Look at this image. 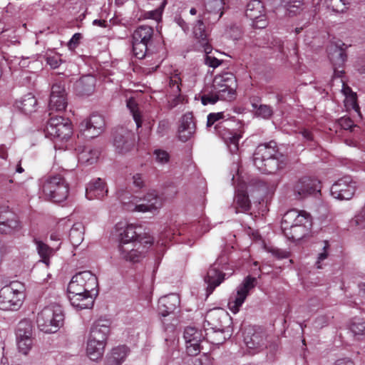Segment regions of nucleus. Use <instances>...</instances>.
I'll return each instance as SVG.
<instances>
[{"label": "nucleus", "mask_w": 365, "mask_h": 365, "mask_svg": "<svg viewBox=\"0 0 365 365\" xmlns=\"http://www.w3.org/2000/svg\"><path fill=\"white\" fill-rule=\"evenodd\" d=\"M119 237L118 252L120 257L130 262H138L145 256L144 251H140V245L143 243L140 235L136 231L137 227L134 225H128L119 222L115 225ZM145 244L152 245L153 239L150 237L143 242Z\"/></svg>", "instance_id": "nucleus-1"}, {"label": "nucleus", "mask_w": 365, "mask_h": 365, "mask_svg": "<svg viewBox=\"0 0 365 365\" xmlns=\"http://www.w3.org/2000/svg\"><path fill=\"white\" fill-rule=\"evenodd\" d=\"M312 227V217L305 210H290L284 215L281 222L284 235L292 240H299L305 237Z\"/></svg>", "instance_id": "nucleus-2"}, {"label": "nucleus", "mask_w": 365, "mask_h": 365, "mask_svg": "<svg viewBox=\"0 0 365 365\" xmlns=\"http://www.w3.org/2000/svg\"><path fill=\"white\" fill-rule=\"evenodd\" d=\"M109 332L108 320L100 319L94 322L86 346V354L91 360L96 361L103 356Z\"/></svg>", "instance_id": "nucleus-3"}, {"label": "nucleus", "mask_w": 365, "mask_h": 365, "mask_svg": "<svg viewBox=\"0 0 365 365\" xmlns=\"http://www.w3.org/2000/svg\"><path fill=\"white\" fill-rule=\"evenodd\" d=\"M277 145L274 141L259 145L254 154L253 163L255 167L264 173H272L278 169Z\"/></svg>", "instance_id": "nucleus-4"}, {"label": "nucleus", "mask_w": 365, "mask_h": 365, "mask_svg": "<svg viewBox=\"0 0 365 365\" xmlns=\"http://www.w3.org/2000/svg\"><path fill=\"white\" fill-rule=\"evenodd\" d=\"M41 183L42 191L48 200L54 202H61L67 198L68 184L61 175L45 177Z\"/></svg>", "instance_id": "nucleus-5"}, {"label": "nucleus", "mask_w": 365, "mask_h": 365, "mask_svg": "<svg viewBox=\"0 0 365 365\" xmlns=\"http://www.w3.org/2000/svg\"><path fill=\"white\" fill-rule=\"evenodd\" d=\"M63 321L62 309L56 304L44 307L38 314L36 323L41 331L45 333L56 332Z\"/></svg>", "instance_id": "nucleus-6"}, {"label": "nucleus", "mask_w": 365, "mask_h": 365, "mask_svg": "<svg viewBox=\"0 0 365 365\" xmlns=\"http://www.w3.org/2000/svg\"><path fill=\"white\" fill-rule=\"evenodd\" d=\"M224 117L225 115L223 112L210 113L207 115V125L210 127L217 123L215 128L225 140L230 151L232 153H235L238 150L239 140L242 138V135L239 133H233L225 127L223 124H227L229 121H220L224 118Z\"/></svg>", "instance_id": "nucleus-7"}, {"label": "nucleus", "mask_w": 365, "mask_h": 365, "mask_svg": "<svg viewBox=\"0 0 365 365\" xmlns=\"http://www.w3.org/2000/svg\"><path fill=\"white\" fill-rule=\"evenodd\" d=\"M98 279L89 271L75 274L68 285V295L92 292L98 288Z\"/></svg>", "instance_id": "nucleus-8"}, {"label": "nucleus", "mask_w": 365, "mask_h": 365, "mask_svg": "<svg viewBox=\"0 0 365 365\" xmlns=\"http://www.w3.org/2000/svg\"><path fill=\"white\" fill-rule=\"evenodd\" d=\"M237 87L235 76L232 73H224L215 76L212 88L218 93L221 101H231L235 98Z\"/></svg>", "instance_id": "nucleus-9"}, {"label": "nucleus", "mask_w": 365, "mask_h": 365, "mask_svg": "<svg viewBox=\"0 0 365 365\" xmlns=\"http://www.w3.org/2000/svg\"><path fill=\"white\" fill-rule=\"evenodd\" d=\"M47 137L58 141L67 140L73 133L70 120L61 116L51 117L46 129Z\"/></svg>", "instance_id": "nucleus-10"}, {"label": "nucleus", "mask_w": 365, "mask_h": 365, "mask_svg": "<svg viewBox=\"0 0 365 365\" xmlns=\"http://www.w3.org/2000/svg\"><path fill=\"white\" fill-rule=\"evenodd\" d=\"M257 279L255 277L247 276L244 279L242 283L237 287L228 301V308L232 313L236 314L240 311L250 291L255 287Z\"/></svg>", "instance_id": "nucleus-11"}, {"label": "nucleus", "mask_w": 365, "mask_h": 365, "mask_svg": "<svg viewBox=\"0 0 365 365\" xmlns=\"http://www.w3.org/2000/svg\"><path fill=\"white\" fill-rule=\"evenodd\" d=\"M24 293L13 286H5L0 289V309L16 311L22 305Z\"/></svg>", "instance_id": "nucleus-12"}, {"label": "nucleus", "mask_w": 365, "mask_h": 365, "mask_svg": "<svg viewBox=\"0 0 365 365\" xmlns=\"http://www.w3.org/2000/svg\"><path fill=\"white\" fill-rule=\"evenodd\" d=\"M356 187V182L350 176H344L332 185L331 195L335 199L348 200L354 196Z\"/></svg>", "instance_id": "nucleus-13"}, {"label": "nucleus", "mask_w": 365, "mask_h": 365, "mask_svg": "<svg viewBox=\"0 0 365 365\" xmlns=\"http://www.w3.org/2000/svg\"><path fill=\"white\" fill-rule=\"evenodd\" d=\"M16 342L19 351L24 355L33 347L32 325L28 321H21L16 329Z\"/></svg>", "instance_id": "nucleus-14"}, {"label": "nucleus", "mask_w": 365, "mask_h": 365, "mask_svg": "<svg viewBox=\"0 0 365 365\" xmlns=\"http://www.w3.org/2000/svg\"><path fill=\"white\" fill-rule=\"evenodd\" d=\"M292 190L295 199L302 200L320 192L319 182L304 177L295 182Z\"/></svg>", "instance_id": "nucleus-15"}, {"label": "nucleus", "mask_w": 365, "mask_h": 365, "mask_svg": "<svg viewBox=\"0 0 365 365\" xmlns=\"http://www.w3.org/2000/svg\"><path fill=\"white\" fill-rule=\"evenodd\" d=\"M135 145L134 134L123 128H118L113 134V145L119 153L129 152Z\"/></svg>", "instance_id": "nucleus-16"}, {"label": "nucleus", "mask_w": 365, "mask_h": 365, "mask_svg": "<svg viewBox=\"0 0 365 365\" xmlns=\"http://www.w3.org/2000/svg\"><path fill=\"white\" fill-rule=\"evenodd\" d=\"M230 317L227 312L222 309H215L209 311L205 315V322L210 326L211 330H224L230 329L227 324Z\"/></svg>", "instance_id": "nucleus-17"}, {"label": "nucleus", "mask_w": 365, "mask_h": 365, "mask_svg": "<svg viewBox=\"0 0 365 365\" xmlns=\"http://www.w3.org/2000/svg\"><path fill=\"white\" fill-rule=\"evenodd\" d=\"M67 106L66 93L64 85L54 83L51 87L48 108L52 111L64 110Z\"/></svg>", "instance_id": "nucleus-18"}, {"label": "nucleus", "mask_w": 365, "mask_h": 365, "mask_svg": "<svg viewBox=\"0 0 365 365\" xmlns=\"http://www.w3.org/2000/svg\"><path fill=\"white\" fill-rule=\"evenodd\" d=\"M245 14L250 19L254 26L257 28H264L267 25L264 18V9L263 4L259 0H251L247 5Z\"/></svg>", "instance_id": "nucleus-19"}, {"label": "nucleus", "mask_w": 365, "mask_h": 365, "mask_svg": "<svg viewBox=\"0 0 365 365\" xmlns=\"http://www.w3.org/2000/svg\"><path fill=\"white\" fill-rule=\"evenodd\" d=\"M221 259L222 257L218 258L210 266L204 278L205 283L207 284V292L208 294H210L225 279V274L219 269V265L222 262Z\"/></svg>", "instance_id": "nucleus-20"}, {"label": "nucleus", "mask_w": 365, "mask_h": 365, "mask_svg": "<svg viewBox=\"0 0 365 365\" xmlns=\"http://www.w3.org/2000/svg\"><path fill=\"white\" fill-rule=\"evenodd\" d=\"M163 205V201L155 191H152L147 193L141 203L137 204L133 210L140 212H151L155 213L158 212Z\"/></svg>", "instance_id": "nucleus-21"}, {"label": "nucleus", "mask_w": 365, "mask_h": 365, "mask_svg": "<svg viewBox=\"0 0 365 365\" xmlns=\"http://www.w3.org/2000/svg\"><path fill=\"white\" fill-rule=\"evenodd\" d=\"M105 127V120L103 118L98 114H93L89 119L81 123L82 130L87 132V137L94 138L98 136Z\"/></svg>", "instance_id": "nucleus-22"}, {"label": "nucleus", "mask_w": 365, "mask_h": 365, "mask_svg": "<svg viewBox=\"0 0 365 365\" xmlns=\"http://www.w3.org/2000/svg\"><path fill=\"white\" fill-rule=\"evenodd\" d=\"M195 123L193 120L192 113H187L185 114L180 121L178 128V138L182 142L190 140L195 132Z\"/></svg>", "instance_id": "nucleus-23"}, {"label": "nucleus", "mask_w": 365, "mask_h": 365, "mask_svg": "<svg viewBox=\"0 0 365 365\" xmlns=\"http://www.w3.org/2000/svg\"><path fill=\"white\" fill-rule=\"evenodd\" d=\"M180 297L175 294H170L160 298L158 301L159 314L167 317L173 313L180 305Z\"/></svg>", "instance_id": "nucleus-24"}, {"label": "nucleus", "mask_w": 365, "mask_h": 365, "mask_svg": "<svg viewBox=\"0 0 365 365\" xmlns=\"http://www.w3.org/2000/svg\"><path fill=\"white\" fill-rule=\"evenodd\" d=\"M107 192L108 189L104 182L101 178H98L88 185L86 189V197L89 200L102 199Z\"/></svg>", "instance_id": "nucleus-25"}, {"label": "nucleus", "mask_w": 365, "mask_h": 365, "mask_svg": "<svg viewBox=\"0 0 365 365\" xmlns=\"http://www.w3.org/2000/svg\"><path fill=\"white\" fill-rule=\"evenodd\" d=\"M244 187V185H240L236 191L233 203L235 213L247 212L251 207L250 200Z\"/></svg>", "instance_id": "nucleus-26"}, {"label": "nucleus", "mask_w": 365, "mask_h": 365, "mask_svg": "<svg viewBox=\"0 0 365 365\" xmlns=\"http://www.w3.org/2000/svg\"><path fill=\"white\" fill-rule=\"evenodd\" d=\"M193 34L196 39H197L202 51L206 54H209L212 51V46L209 43L207 34L205 29V25L202 20H198L193 28Z\"/></svg>", "instance_id": "nucleus-27"}, {"label": "nucleus", "mask_w": 365, "mask_h": 365, "mask_svg": "<svg viewBox=\"0 0 365 365\" xmlns=\"http://www.w3.org/2000/svg\"><path fill=\"white\" fill-rule=\"evenodd\" d=\"M96 79L91 75L82 76L76 83V91L80 96H90L94 91Z\"/></svg>", "instance_id": "nucleus-28"}, {"label": "nucleus", "mask_w": 365, "mask_h": 365, "mask_svg": "<svg viewBox=\"0 0 365 365\" xmlns=\"http://www.w3.org/2000/svg\"><path fill=\"white\" fill-rule=\"evenodd\" d=\"M73 307L78 309H90L93 307L94 299L91 292L68 295Z\"/></svg>", "instance_id": "nucleus-29"}, {"label": "nucleus", "mask_w": 365, "mask_h": 365, "mask_svg": "<svg viewBox=\"0 0 365 365\" xmlns=\"http://www.w3.org/2000/svg\"><path fill=\"white\" fill-rule=\"evenodd\" d=\"M128 351V348L126 346H119L113 348L106 359V365H121L125 361Z\"/></svg>", "instance_id": "nucleus-30"}, {"label": "nucleus", "mask_w": 365, "mask_h": 365, "mask_svg": "<svg viewBox=\"0 0 365 365\" xmlns=\"http://www.w3.org/2000/svg\"><path fill=\"white\" fill-rule=\"evenodd\" d=\"M205 6L213 21H218L224 14L225 0H205Z\"/></svg>", "instance_id": "nucleus-31"}, {"label": "nucleus", "mask_w": 365, "mask_h": 365, "mask_svg": "<svg viewBox=\"0 0 365 365\" xmlns=\"http://www.w3.org/2000/svg\"><path fill=\"white\" fill-rule=\"evenodd\" d=\"M153 36V29L149 26H140L133 34V39L150 44Z\"/></svg>", "instance_id": "nucleus-32"}, {"label": "nucleus", "mask_w": 365, "mask_h": 365, "mask_svg": "<svg viewBox=\"0 0 365 365\" xmlns=\"http://www.w3.org/2000/svg\"><path fill=\"white\" fill-rule=\"evenodd\" d=\"M245 342L250 349H260L265 346V336L262 332L255 331L245 336Z\"/></svg>", "instance_id": "nucleus-33"}, {"label": "nucleus", "mask_w": 365, "mask_h": 365, "mask_svg": "<svg viewBox=\"0 0 365 365\" xmlns=\"http://www.w3.org/2000/svg\"><path fill=\"white\" fill-rule=\"evenodd\" d=\"M231 336L230 329L224 330H211L206 333V339L210 343L216 345L223 344Z\"/></svg>", "instance_id": "nucleus-34"}, {"label": "nucleus", "mask_w": 365, "mask_h": 365, "mask_svg": "<svg viewBox=\"0 0 365 365\" xmlns=\"http://www.w3.org/2000/svg\"><path fill=\"white\" fill-rule=\"evenodd\" d=\"M84 227L82 223L76 222L73 224L70 230L69 238L71 244L77 247L81 244L83 240Z\"/></svg>", "instance_id": "nucleus-35"}, {"label": "nucleus", "mask_w": 365, "mask_h": 365, "mask_svg": "<svg viewBox=\"0 0 365 365\" xmlns=\"http://www.w3.org/2000/svg\"><path fill=\"white\" fill-rule=\"evenodd\" d=\"M36 105V98L30 93L25 96L17 103V107L26 114H30L35 111Z\"/></svg>", "instance_id": "nucleus-36"}, {"label": "nucleus", "mask_w": 365, "mask_h": 365, "mask_svg": "<svg viewBox=\"0 0 365 365\" xmlns=\"http://www.w3.org/2000/svg\"><path fill=\"white\" fill-rule=\"evenodd\" d=\"M34 242L36 246L38 255L42 258V261L48 265L49 262V257L52 254V249L46 244L37 239H34Z\"/></svg>", "instance_id": "nucleus-37"}, {"label": "nucleus", "mask_w": 365, "mask_h": 365, "mask_svg": "<svg viewBox=\"0 0 365 365\" xmlns=\"http://www.w3.org/2000/svg\"><path fill=\"white\" fill-rule=\"evenodd\" d=\"M43 56L47 64L53 69L58 68L63 62L61 55L53 50H47Z\"/></svg>", "instance_id": "nucleus-38"}, {"label": "nucleus", "mask_w": 365, "mask_h": 365, "mask_svg": "<svg viewBox=\"0 0 365 365\" xmlns=\"http://www.w3.org/2000/svg\"><path fill=\"white\" fill-rule=\"evenodd\" d=\"M289 15H297L302 10L303 0H282Z\"/></svg>", "instance_id": "nucleus-39"}, {"label": "nucleus", "mask_w": 365, "mask_h": 365, "mask_svg": "<svg viewBox=\"0 0 365 365\" xmlns=\"http://www.w3.org/2000/svg\"><path fill=\"white\" fill-rule=\"evenodd\" d=\"M349 329L355 336L365 334V322L360 318H354L350 323Z\"/></svg>", "instance_id": "nucleus-40"}, {"label": "nucleus", "mask_w": 365, "mask_h": 365, "mask_svg": "<svg viewBox=\"0 0 365 365\" xmlns=\"http://www.w3.org/2000/svg\"><path fill=\"white\" fill-rule=\"evenodd\" d=\"M21 228L20 222L17 219L10 220L8 222L0 224L1 234H10Z\"/></svg>", "instance_id": "nucleus-41"}, {"label": "nucleus", "mask_w": 365, "mask_h": 365, "mask_svg": "<svg viewBox=\"0 0 365 365\" xmlns=\"http://www.w3.org/2000/svg\"><path fill=\"white\" fill-rule=\"evenodd\" d=\"M328 9L335 12H344L347 9V0H325Z\"/></svg>", "instance_id": "nucleus-42"}, {"label": "nucleus", "mask_w": 365, "mask_h": 365, "mask_svg": "<svg viewBox=\"0 0 365 365\" xmlns=\"http://www.w3.org/2000/svg\"><path fill=\"white\" fill-rule=\"evenodd\" d=\"M98 157V150L86 148L79 154L78 159L83 163H88V164H92L96 160Z\"/></svg>", "instance_id": "nucleus-43"}, {"label": "nucleus", "mask_w": 365, "mask_h": 365, "mask_svg": "<svg viewBox=\"0 0 365 365\" xmlns=\"http://www.w3.org/2000/svg\"><path fill=\"white\" fill-rule=\"evenodd\" d=\"M342 91L344 92L346 96V98L344 100L346 106L351 107L354 109L358 108L356 93L352 92L351 88L348 86H346L344 84H343Z\"/></svg>", "instance_id": "nucleus-44"}, {"label": "nucleus", "mask_w": 365, "mask_h": 365, "mask_svg": "<svg viewBox=\"0 0 365 365\" xmlns=\"http://www.w3.org/2000/svg\"><path fill=\"white\" fill-rule=\"evenodd\" d=\"M127 107L130 110L133 120L135 122L136 127L138 128L142 125L141 115L138 110V106L133 98H130L127 101Z\"/></svg>", "instance_id": "nucleus-45"}, {"label": "nucleus", "mask_w": 365, "mask_h": 365, "mask_svg": "<svg viewBox=\"0 0 365 365\" xmlns=\"http://www.w3.org/2000/svg\"><path fill=\"white\" fill-rule=\"evenodd\" d=\"M329 58L334 66L341 67L346 61V55L341 49L336 48Z\"/></svg>", "instance_id": "nucleus-46"}, {"label": "nucleus", "mask_w": 365, "mask_h": 365, "mask_svg": "<svg viewBox=\"0 0 365 365\" xmlns=\"http://www.w3.org/2000/svg\"><path fill=\"white\" fill-rule=\"evenodd\" d=\"M166 3V0H163L158 9L145 12L143 15L144 19H153L155 21H160Z\"/></svg>", "instance_id": "nucleus-47"}, {"label": "nucleus", "mask_w": 365, "mask_h": 365, "mask_svg": "<svg viewBox=\"0 0 365 365\" xmlns=\"http://www.w3.org/2000/svg\"><path fill=\"white\" fill-rule=\"evenodd\" d=\"M148 46V44L133 39V52L137 58L142 59L145 56Z\"/></svg>", "instance_id": "nucleus-48"}, {"label": "nucleus", "mask_w": 365, "mask_h": 365, "mask_svg": "<svg viewBox=\"0 0 365 365\" xmlns=\"http://www.w3.org/2000/svg\"><path fill=\"white\" fill-rule=\"evenodd\" d=\"M252 107L256 108L255 115L257 117H260L264 119L269 118L273 114V110L272 107L267 105H260L257 107L255 104H252Z\"/></svg>", "instance_id": "nucleus-49"}, {"label": "nucleus", "mask_w": 365, "mask_h": 365, "mask_svg": "<svg viewBox=\"0 0 365 365\" xmlns=\"http://www.w3.org/2000/svg\"><path fill=\"white\" fill-rule=\"evenodd\" d=\"M181 78L178 73L172 74L169 80V87L171 89L170 93L178 94L181 93L180 89Z\"/></svg>", "instance_id": "nucleus-50"}, {"label": "nucleus", "mask_w": 365, "mask_h": 365, "mask_svg": "<svg viewBox=\"0 0 365 365\" xmlns=\"http://www.w3.org/2000/svg\"><path fill=\"white\" fill-rule=\"evenodd\" d=\"M329 247V242L327 241H324L322 251L319 253V255L317 256V259L316 261V266H317V269H322V262L324 260H325L326 259H327V257L329 256V252H328Z\"/></svg>", "instance_id": "nucleus-51"}, {"label": "nucleus", "mask_w": 365, "mask_h": 365, "mask_svg": "<svg viewBox=\"0 0 365 365\" xmlns=\"http://www.w3.org/2000/svg\"><path fill=\"white\" fill-rule=\"evenodd\" d=\"M219 100L221 101L220 96L218 93L215 92L213 89L210 93L205 94L201 96V102L205 106L207 104H214Z\"/></svg>", "instance_id": "nucleus-52"}, {"label": "nucleus", "mask_w": 365, "mask_h": 365, "mask_svg": "<svg viewBox=\"0 0 365 365\" xmlns=\"http://www.w3.org/2000/svg\"><path fill=\"white\" fill-rule=\"evenodd\" d=\"M173 235L170 228H165L160 234V240L157 242L158 245H165L168 241L171 240Z\"/></svg>", "instance_id": "nucleus-53"}, {"label": "nucleus", "mask_w": 365, "mask_h": 365, "mask_svg": "<svg viewBox=\"0 0 365 365\" xmlns=\"http://www.w3.org/2000/svg\"><path fill=\"white\" fill-rule=\"evenodd\" d=\"M82 38H83V36H82L81 34H80V33L74 34L67 43V46H68V49L71 51L75 50L77 48V46L79 45Z\"/></svg>", "instance_id": "nucleus-54"}, {"label": "nucleus", "mask_w": 365, "mask_h": 365, "mask_svg": "<svg viewBox=\"0 0 365 365\" xmlns=\"http://www.w3.org/2000/svg\"><path fill=\"white\" fill-rule=\"evenodd\" d=\"M202 331L194 327H187L184 331V339L185 341L192 339V338L200 337Z\"/></svg>", "instance_id": "nucleus-55"}, {"label": "nucleus", "mask_w": 365, "mask_h": 365, "mask_svg": "<svg viewBox=\"0 0 365 365\" xmlns=\"http://www.w3.org/2000/svg\"><path fill=\"white\" fill-rule=\"evenodd\" d=\"M186 344V351L187 353L190 356H196L197 355L201 349L202 346L198 344H190V343H185Z\"/></svg>", "instance_id": "nucleus-56"}, {"label": "nucleus", "mask_w": 365, "mask_h": 365, "mask_svg": "<svg viewBox=\"0 0 365 365\" xmlns=\"http://www.w3.org/2000/svg\"><path fill=\"white\" fill-rule=\"evenodd\" d=\"M339 124L344 130L351 129L356 126L353 120L347 117H342L339 119Z\"/></svg>", "instance_id": "nucleus-57"}, {"label": "nucleus", "mask_w": 365, "mask_h": 365, "mask_svg": "<svg viewBox=\"0 0 365 365\" xmlns=\"http://www.w3.org/2000/svg\"><path fill=\"white\" fill-rule=\"evenodd\" d=\"M156 160L160 163H165L169 160V155L166 151L157 150L155 151Z\"/></svg>", "instance_id": "nucleus-58"}, {"label": "nucleus", "mask_w": 365, "mask_h": 365, "mask_svg": "<svg viewBox=\"0 0 365 365\" xmlns=\"http://www.w3.org/2000/svg\"><path fill=\"white\" fill-rule=\"evenodd\" d=\"M182 101V96L180 95V93L178 95L174 93H170L169 96V106L170 108H173L176 106L180 102Z\"/></svg>", "instance_id": "nucleus-59"}, {"label": "nucleus", "mask_w": 365, "mask_h": 365, "mask_svg": "<svg viewBox=\"0 0 365 365\" xmlns=\"http://www.w3.org/2000/svg\"><path fill=\"white\" fill-rule=\"evenodd\" d=\"M14 219H16V217L13 213L7 210H0V224Z\"/></svg>", "instance_id": "nucleus-60"}, {"label": "nucleus", "mask_w": 365, "mask_h": 365, "mask_svg": "<svg viewBox=\"0 0 365 365\" xmlns=\"http://www.w3.org/2000/svg\"><path fill=\"white\" fill-rule=\"evenodd\" d=\"M205 63L210 67L217 68L221 64V61L215 57L210 56L207 54L205 58Z\"/></svg>", "instance_id": "nucleus-61"}, {"label": "nucleus", "mask_w": 365, "mask_h": 365, "mask_svg": "<svg viewBox=\"0 0 365 365\" xmlns=\"http://www.w3.org/2000/svg\"><path fill=\"white\" fill-rule=\"evenodd\" d=\"M133 183L138 187L143 185V179L141 175L136 174L133 176Z\"/></svg>", "instance_id": "nucleus-62"}, {"label": "nucleus", "mask_w": 365, "mask_h": 365, "mask_svg": "<svg viewBox=\"0 0 365 365\" xmlns=\"http://www.w3.org/2000/svg\"><path fill=\"white\" fill-rule=\"evenodd\" d=\"M8 156V148L4 144L0 145V158L6 160Z\"/></svg>", "instance_id": "nucleus-63"}, {"label": "nucleus", "mask_w": 365, "mask_h": 365, "mask_svg": "<svg viewBox=\"0 0 365 365\" xmlns=\"http://www.w3.org/2000/svg\"><path fill=\"white\" fill-rule=\"evenodd\" d=\"M334 365H354V363L349 359H340Z\"/></svg>", "instance_id": "nucleus-64"}]
</instances>
